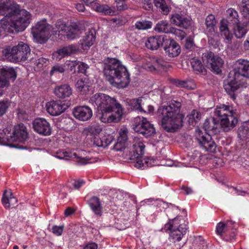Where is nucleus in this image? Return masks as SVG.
I'll return each instance as SVG.
<instances>
[{
	"label": "nucleus",
	"instance_id": "obj_1",
	"mask_svg": "<svg viewBox=\"0 0 249 249\" xmlns=\"http://www.w3.org/2000/svg\"><path fill=\"white\" fill-rule=\"evenodd\" d=\"M103 72L107 80L119 88L126 87L130 82L127 70L116 58L107 57L104 60Z\"/></svg>",
	"mask_w": 249,
	"mask_h": 249
},
{
	"label": "nucleus",
	"instance_id": "obj_2",
	"mask_svg": "<svg viewBox=\"0 0 249 249\" xmlns=\"http://www.w3.org/2000/svg\"><path fill=\"white\" fill-rule=\"evenodd\" d=\"M181 103L172 101L168 106L160 107L158 113L161 115V127L168 132H174L182 126L184 115L180 113Z\"/></svg>",
	"mask_w": 249,
	"mask_h": 249
},
{
	"label": "nucleus",
	"instance_id": "obj_3",
	"mask_svg": "<svg viewBox=\"0 0 249 249\" xmlns=\"http://www.w3.org/2000/svg\"><path fill=\"white\" fill-rule=\"evenodd\" d=\"M0 15H11L14 33L24 31L30 23L29 13L20 10L19 5L13 0H0Z\"/></svg>",
	"mask_w": 249,
	"mask_h": 249
},
{
	"label": "nucleus",
	"instance_id": "obj_4",
	"mask_svg": "<svg viewBox=\"0 0 249 249\" xmlns=\"http://www.w3.org/2000/svg\"><path fill=\"white\" fill-rule=\"evenodd\" d=\"M98 116L101 122L105 123H118L123 115V108L114 98L109 96L102 105Z\"/></svg>",
	"mask_w": 249,
	"mask_h": 249
},
{
	"label": "nucleus",
	"instance_id": "obj_5",
	"mask_svg": "<svg viewBox=\"0 0 249 249\" xmlns=\"http://www.w3.org/2000/svg\"><path fill=\"white\" fill-rule=\"evenodd\" d=\"M30 51V49L27 44L20 42L12 48L4 49L2 51V54L5 59L11 62H19L26 60H31V59H29Z\"/></svg>",
	"mask_w": 249,
	"mask_h": 249
},
{
	"label": "nucleus",
	"instance_id": "obj_6",
	"mask_svg": "<svg viewBox=\"0 0 249 249\" xmlns=\"http://www.w3.org/2000/svg\"><path fill=\"white\" fill-rule=\"evenodd\" d=\"M52 26L46 20L39 21L33 27L32 33L36 41L39 43H45L51 36Z\"/></svg>",
	"mask_w": 249,
	"mask_h": 249
},
{
	"label": "nucleus",
	"instance_id": "obj_7",
	"mask_svg": "<svg viewBox=\"0 0 249 249\" xmlns=\"http://www.w3.org/2000/svg\"><path fill=\"white\" fill-rule=\"evenodd\" d=\"M242 86L240 79L235 76V73L231 71L224 80V89L228 95L233 100H235L240 88Z\"/></svg>",
	"mask_w": 249,
	"mask_h": 249
},
{
	"label": "nucleus",
	"instance_id": "obj_8",
	"mask_svg": "<svg viewBox=\"0 0 249 249\" xmlns=\"http://www.w3.org/2000/svg\"><path fill=\"white\" fill-rule=\"evenodd\" d=\"M133 129L136 132L141 134L145 137L151 136L156 133L153 124L144 117H138L135 118Z\"/></svg>",
	"mask_w": 249,
	"mask_h": 249
},
{
	"label": "nucleus",
	"instance_id": "obj_9",
	"mask_svg": "<svg viewBox=\"0 0 249 249\" xmlns=\"http://www.w3.org/2000/svg\"><path fill=\"white\" fill-rule=\"evenodd\" d=\"M203 62L208 68L216 74L221 72V68L224 64L223 59L217 55H215L212 52L204 53L202 54Z\"/></svg>",
	"mask_w": 249,
	"mask_h": 249
},
{
	"label": "nucleus",
	"instance_id": "obj_10",
	"mask_svg": "<svg viewBox=\"0 0 249 249\" xmlns=\"http://www.w3.org/2000/svg\"><path fill=\"white\" fill-rule=\"evenodd\" d=\"M17 77L16 72L13 68L3 67L0 69V89L7 88L10 86V79L15 80Z\"/></svg>",
	"mask_w": 249,
	"mask_h": 249
},
{
	"label": "nucleus",
	"instance_id": "obj_11",
	"mask_svg": "<svg viewBox=\"0 0 249 249\" xmlns=\"http://www.w3.org/2000/svg\"><path fill=\"white\" fill-rule=\"evenodd\" d=\"M5 134H3L4 136ZM28 138V133L26 127L23 124H19L16 125L13 133V136H10L9 137H4L3 139H6L10 142H23Z\"/></svg>",
	"mask_w": 249,
	"mask_h": 249
},
{
	"label": "nucleus",
	"instance_id": "obj_12",
	"mask_svg": "<svg viewBox=\"0 0 249 249\" xmlns=\"http://www.w3.org/2000/svg\"><path fill=\"white\" fill-rule=\"evenodd\" d=\"M170 21L174 25L186 29L189 28L192 24L191 18L181 13H176L172 14Z\"/></svg>",
	"mask_w": 249,
	"mask_h": 249
},
{
	"label": "nucleus",
	"instance_id": "obj_13",
	"mask_svg": "<svg viewBox=\"0 0 249 249\" xmlns=\"http://www.w3.org/2000/svg\"><path fill=\"white\" fill-rule=\"evenodd\" d=\"M196 139L205 150L211 152H215L216 144L210 135H203L202 132L198 130Z\"/></svg>",
	"mask_w": 249,
	"mask_h": 249
},
{
	"label": "nucleus",
	"instance_id": "obj_14",
	"mask_svg": "<svg viewBox=\"0 0 249 249\" xmlns=\"http://www.w3.org/2000/svg\"><path fill=\"white\" fill-rule=\"evenodd\" d=\"M32 124L34 131L40 135L49 136L52 133L50 124L44 118H36L33 121Z\"/></svg>",
	"mask_w": 249,
	"mask_h": 249
},
{
	"label": "nucleus",
	"instance_id": "obj_15",
	"mask_svg": "<svg viewBox=\"0 0 249 249\" xmlns=\"http://www.w3.org/2000/svg\"><path fill=\"white\" fill-rule=\"evenodd\" d=\"M47 112L52 116H58L64 112L68 106L60 100L53 101L46 104Z\"/></svg>",
	"mask_w": 249,
	"mask_h": 249
},
{
	"label": "nucleus",
	"instance_id": "obj_16",
	"mask_svg": "<svg viewBox=\"0 0 249 249\" xmlns=\"http://www.w3.org/2000/svg\"><path fill=\"white\" fill-rule=\"evenodd\" d=\"M72 114L74 117L81 121H87L92 116V111L88 106H78L73 109Z\"/></svg>",
	"mask_w": 249,
	"mask_h": 249
},
{
	"label": "nucleus",
	"instance_id": "obj_17",
	"mask_svg": "<svg viewBox=\"0 0 249 249\" xmlns=\"http://www.w3.org/2000/svg\"><path fill=\"white\" fill-rule=\"evenodd\" d=\"M236 68L231 71L235 73L238 78L243 76L249 78V61L246 60H238L236 62Z\"/></svg>",
	"mask_w": 249,
	"mask_h": 249
},
{
	"label": "nucleus",
	"instance_id": "obj_18",
	"mask_svg": "<svg viewBox=\"0 0 249 249\" xmlns=\"http://www.w3.org/2000/svg\"><path fill=\"white\" fill-rule=\"evenodd\" d=\"M164 43L163 49L168 56L174 57L180 53V47L174 40L166 39Z\"/></svg>",
	"mask_w": 249,
	"mask_h": 249
},
{
	"label": "nucleus",
	"instance_id": "obj_19",
	"mask_svg": "<svg viewBox=\"0 0 249 249\" xmlns=\"http://www.w3.org/2000/svg\"><path fill=\"white\" fill-rule=\"evenodd\" d=\"M82 26L76 23L73 22L68 25L65 31L64 36L68 39L72 40L80 36L83 32Z\"/></svg>",
	"mask_w": 249,
	"mask_h": 249
},
{
	"label": "nucleus",
	"instance_id": "obj_20",
	"mask_svg": "<svg viewBox=\"0 0 249 249\" xmlns=\"http://www.w3.org/2000/svg\"><path fill=\"white\" fill-rule=\"evenodd\" d=\"M238 122L237 118L234 115L233 112L226 118L220 119V125L224 131L227 132L234 127Z\"/></svg>",
	"mask_w": 249,
	"mask_h": 249
},
{
	"label": "nucleus",
	"instance_id": "obj_21",
	"mask_svg": "<svg viewBox=\"0 0 249 249\" xmlns=\"http://www.w3.org/2000/svg\"><path fill=\"white\" fill-rule=\"evenodd\" d=\"M88 204L95 215L101 216L103 213V207L100 199L93 196L88 201Z\"/></svg>",
	"mask_w": 249,
	"mask_h": 249
},
{
	"label": "nucleus",
	"instance_id": "obj_22",
	"mask_svg": "<svg viewBox=\"0 0 249 249\" xmlns=\"http://www.w3.org/2000/svg\"><path fill=\"white\" fill-rule=\"evenodd\" d=\"M132 147L133 154L131 159L139 158L144 154L145 145L139 139H134Z\"/></svg>",
	"mask_w": 249,
	"mask_h": 249
},
{
	"label": "nucleus",
	"instance_id": "obj_23",
	"mask_svg": "<svg viewBox=\"0 0 249 249\" xmlns=\"http://www.w3.org/2000/svg\"><path fill=\"white\" fill-rule=\"evenodd\" d=\"M54 93L58 98H65L71 95L72 89L69 85H61L55 87Z\"/></svg>",
	"mask_w": 249,
	"mask_h": 249
},
{
	"label": "nucleus",
	"instance_id": "obj_24",
	"mask_svg": "<svg viewBox=\"0 0 249 249\" xmlns=\"http://www.w3.org/2000/svg\"><path fill=\"white\" fill-rule=\"evenodd\" d=\"M164 38L161 36H153L149 37L145 42L146 47L150 50H157L163 44Z\"/></svg>",
	"mask_w": 249,
	"mask_h": 249
},
{
	"label": "nucleus",
	"instance_id": "obj_25",
	"mask_svg": "<svg viewBox=\"0 0 249 249\" xmlns=\"http://www.w3.org/2000/svg\"><path fill=\"white\" fill-rule=\"evenodd\" d=\"M186 224H180L178 229H173L171 231L170 237L174 241H179L187 230Z\"/></svg>",
	"mask_w": 249,
	"mask_h": 249
},
{
	"label": "nucleus",
	"instance_id": "obj_26",
	"mask_svg": "<svg viewBox=\"0 0 249 249\" xmlns=\"http://www.w3.org/2000/svg\"><path fill=\"white\" fill-rule=\"evenodd\" d=\"M68 25L62 20H57L55 24V27H52V34L53 35H58V37L61 40L64 37L65 31H66Z\"/></svg>",
	"mask_w": 249,
	"mask_h": 249
},
{
	"label": "nucleus",
	"instance_id": "obj_27",
	"mask_svg": "<svg viewBox=\"0 0 249 249\" xmlns=\"http://www.w3.org/2000/svg\"><path fill=\"white\" fill-rule=\"evenodd\" d=\"M232 112V107L222 105L216 107L214 111V115L219 118L218 121H220V119L226 118Z\"/></svg>",
	"mask_w": 249,
	"mask_h": 249
},
{
	"label": "nucleus",
	"instance_id": "obj_28",
	"mask_svg": "<svg viewBox=\"0 0 249 249\" xmlns=\"http://www.w3.org/2000/svg\"><path fill=\"white\" fill-rule=\"evenodd\" d=\"M108 96L103 93H97L90 97L89 102L93 105H96L98 110H100L102 105Z\"/></svg>",
	"mask_w": 249,
	"mask_h": 249
},
{
	"label": "nucleus",
	"instance_id": "obj_29",
	"mask_svg": "<svg viewBox=\"0 0 249 249\" xmlns=\"http://www.w3.org/2000/svg\"><path fill=\"white\" fill-rule=\"evenodd\" d=\"M95 36L94 35V32L90 31L86 33L85 36L83 39L80 40V44L81 48L83 49H86L91 46L94 42Z\"/></svg>",
	"mask_w": 249,
	"mask_h": 249
},
{
	"label": "nucleus",
	"instance_id": "obj_30",
	"mask_svg": "<svg viewBox=\"0 0 249 249\" xmlns=\"http://www.w3.org/2000/svg\"><path fill=\"white\" fill-rule=\"evenodd\" d=\"M127 130H121L119 132V136L117 139V142L115 144V148L117 151H122L125 148L127 142Z\"/></svg>",
	"mask_w": 249,
	"mask_h": 249
},
{
	"label": "nucleus",
	"instance_id": "obj_31",
	"mask_svg": "<svg viewBox=\"0 0 249 249\" xmlns=\"http://www.w3.org/2000/svg\"><path fill=\"white\" fill-rule=\"evenodd\" d=\"M216 20L215 17L212 14L209 15L205 19L206 31L211 35L215 33Z\"/></svg>",
	"mask_w": 249,
	"mask_h": 249
},
{
	"label": "nucleus",
	"instance_id": "obj_32",
	"mask_svg": "<svg viewBox=\"0 0 249 249\" xmlns=\"http://www.w3.org/2000/svg\"><path fill=\"white\" fill-rule=\"evenodd\" d=\"M7 191L5 190L3 194V196L1 199L2 203L6 209H9L10 207H14L18 201L16 197L12 196V193H10L9 196L7 195Z\"/></svg>",
	"mask_w": 249,
	"mask_h": 249
},
{
	"label": "nucleus",
	"instance_id": "obj_33",
	"mask_svg": "<svg viewBox=\"0 0 249 249\" xmlns=\"http://www.w3.org/2000/svg\"><path fill=\"white\" fill-rule=\"evenodd\" d=\"M243 22V26H241L240 23L234 24V34L237 38H240L243 37L247 33L246 26L249 23L248 18H246Z\"/></svg>",
	"mask_w": 249,
	"mask_h": 249
},
{
	"label": "nucleus",
	"instance_id": "obj_34",
	"mask_svg": "<svg viewBox=\"0 0 249 249\" xmlns=\"http://www.w3.org/2000/svg\"><path fill=\"white\" fill-rule=\"evenodd\" d=\"M238 137L240 140L245 141L249 139V122H244L238 129Z\"/></svg>",
	"mask_w": 249,
	"mask_h": 249
},
{
	"label": "nucleus",
	"instance_id": "obj_35",
	"mask_svg": "<svg viewBox=\"0 0 249 249\" xmlns=\"http://www.w3.org/2000/svg\"><path fill=\"white\" fill-rule=\"evenodd\" d=\"M89 82L87 78H82L78 80L75 84V88L81 94H85L89 90Z\"/></svg>",
	"mask_w": 249,
	"mask_h": 249
},
{
	"label": "nucleus",
	"instance_id": "obj_36",
	"mask_svg": "<svg viewBox=\"0 0 249 249\" xmlns=\"http://www.w3.org/2000/svg\"><path fill=\"white\" fill-rule=\"evenodd\" d=\"M218 124L216 123V119L213 117L209 119H206L203 124V128L206 131L212 133H217Z\"/></svg>",
	"mask_w": 249,
	"mask_h": 249
},
{
	"label": "nucleus",
	"instance_id": "obj_37",
	"mask_svg": "<svg viewBox=\"0 0 249 249\" xmlns=\"http://www.w3.org/2000/svg\"><path fill=\"white\" fill-rule=\"evenodd\" d=\"M220 24L219 29L221 36H223L228 41H231L232 35L229 29L227 21L225 19H222L221 20Z\"/></svg>",
	"mask_w": 249,
	"mask_h": 249
},
{
	"label": "nucleus",
	"instance_id": "obj_38",
	"mask_svg": "<svg viewBox=\"0 0 249 249\" xmlns=\"http://www.w3.org/2000/svg\"><path fill=\"white\" fill-rule=\"evenodd\" d=\"M192 67L196 73L205 75L207 74L206 69L202 65L201 62L197 58H193L191 61Z\"/></svg>",
	"mask_w": 249,
	"mask_h": 249
},
{
	"label": "nucleus",
	"instance_id": "obj_39",
	"mask_svg": "<svg viewBox=\"0 0 249 249\" xmlns=\"http://www.w3.org/2000/svg\"><path fill=\"white\" fill-rule=\"evenodd\" d=\"M226 16L228 22L233 25L239 23V15L237 12L233 8H229L226 11Z\"/></svg>",
	"mask_w": 249,
	"mask_h": 249
},
{
	"label": "nucleus",
	"instance_id": "obj_40",
	"mask_svg": "<svg viewBox=\"0 0 249 249\" xmlns=\"http://www.w3.org/2000/svg\"><path fill=\"white\" fill-rule=\"evenodd\" d=\"M5 18L0 20V28L2 29L3 30L7 32L14 33V30L12 28L11 15H6Z\"/></svg>",
	"mask_w": 249,
	"mask_h": 249
},
{
	"label": "nucleus",
	"instance_id": "obj_41",
	"mask_svg": "<svg viewBox=\"0 0 249 249\" xmlns=\"http://www.w3.org/2000/svg\"><path fill=\"white\" fill-rule=\"evenodd\" d=\"M171 26L166 20H161L159 22L155 27V30L158 33L170 34Z\"/></svg>",
	"mask_w": 249,
	"mask_h": 249
},
{
	"label": "nucleus",
	"instance_id": "obj_42",
	"mask_svg": "<svg viewBox=\"0 0 249 249\" xmlns=\"http://www.w3.org/2000/svg\"><path fill=\"white\" fill-rule=\"evenodd\" d=\"M142 97L129 100L128 102V105L130 107V108L133 110H137L141 112H145L141 106Z\"/></svg>",
	"mask_w": 249,
	"mask_h": 249
},
{
	"label": "nucleus",
	"instance_id": "obj_43",
	"mask_svg": "<svg viewBox=\"0 0 249 249\" xmlns=\"http://www.w3.org/2000/svg\"><path fill=\"white\" fill-rule=\"evenodd\" d=\"M76 51V47L74 45H71L60 49L57 51L56 53L61 57H65L74 53Z\"/></svg>",
	"mask_w": 249,
	"mask_h": 249
},
{
	"label": "nucleus",
	"instance_id": "obj_44",
	"mask_svg": "<svg viewBox=\"0 0 249 249\" xmlns=\"http://www.w3.org/2000/svg\"><path fill=\"white\" fill-rule=\"evenodd\" d=\"M94 8L99 12L103 13L105 15H113L115 13L114 10L107 5H100L98 3H94Z\"/></svg>",
	"mask_w": 249,
	"mask_h": 249
},
{
	"label": "nucleus",
	"instance_id": "obj_45",
	"mask_svg": "<svg viewBox=\"0 0 249 249\" xmlns=\"http://www.w3.org/2000/svg\"><path fill=\"white\" fill-rule=\"evenodd\" d=\"M154 4L163 14H168L169 12V8L166 4L165 0H154Z\"/></svg>",
	"mask_w": 249,
	"mask_h": 249
},
{
	"label": "nucleus",
	"instance_id": "obj_46",
	"mask_svg": "<svg viewBox=\"0 0 249 249\" xmlns=\"http://www.w3.org/2000/svg\"><path fill=\"white\" fill-rule=\"evenodd\" d=\"M102 129L99 124H94L89 125L85 129V130L91 135H97L102 131Z\"/></svg>",
	"mask_w": 249,
	"mask_h": 249
},
{
	"label": "nucleus",
	"instance_id": "obj_47",
	"mask_svg": "<svg viewBox=\"0 0 249 249\" xmlns=\"http://www.w3.org/2000/svg\"><path fill=\"white\" fill-rule=\"evenodd\" d=\"M79 61L76 60H67L64 64V67L65 70L72 71H74L73 74H75V67L78 65Z\"/></svg>",
	"mask_w": 249,
	"mask_h": 249
},
{
	"label": "nucleus",
	"instance_id": "obj_48",
	"mask_svg": "<svg viewBox=\"0 0 249 249\" xmlns=\"http://www.w3.org/2000/svg\"><path fill=\"white\" fill-rule=\"evenodd\" d=\"M152 23L150 21L142 20L137 21L135 27L138 30H147L151 28Z\"/></svg>",
	"mask_w": 249,
	"mask_h": 249
},
{
	"label": "nucleus",
	"instance_id": "obj_49",
	"mask_svg": "<svg viewBox=\"0 0 249 249\" xmlns=\"http://www.w3.org/2000/svg\"><path fill=\"white\" fill-rule=\"evenodd\" d=\"M240 10L243 16L247 18L249 15V0H242L240 4Z\"/></svg>",
	"mask_w": 249,
	"mask_h": 249
},
{
	"label": "nucleus",
	"instance_id": "obj_50",
	"mask_svg": "<svg viewBox=\"0 0 249 249\" xmlns=\"http://www.w3.org/2000/svg\"><path fill=\"white\" fill-rule=\"evenodd\" d=\"M173 83L177 86L180 88H185L186 89L191 88V82L188 81L180 80L179 79H174Z\"/></svg>",
	"mask_w": 249,
	"mask_h": 249
},
{
	"label": "nucleus",
	"instance_id": "obj_51",
	"mask_svg": "<svg viewBox=\"0 0 249 249\" xmlns=\"http://www.w3.org/2000/svg\"><path fill=\"white\" fill-rule=\"evenodd\" d=\"M170 33L174 34L176 36L179 37L180 39L184 38L186 35L185 33L182 30L176 28L172 26L171 27Z\"/></svg>",
	"mask_w": 249,
	"mask_h": 249
},
{
	"label": "nucleus",
	"instance_id": "obj_52",
	"mask_svg": "<svg viewBox=\"0 0 249 249\" xmlns=\"http://www.w3.org/2000/svg\"><path fill=\"white\" fill-rule=\"evenodd\" d=\"M136 159L137 160L134 166L137 168L143 169L151 165V164H149V161L147 160H145L144 163H143L142 160H139L138 158Z\"/></svg>",
	"mask_w": 249,
	"mask_h": 249
},
{
	"label": "nucleus",
	"instance_id": "obj_53",
	"mask_svg": "<svg viewBox=\"0 0 249 249\" xmlns=\"http://www.w3.org/2000/svg\"><path fill=\"white\" fill-rule=\"evenodd\" d=\"M178 217H175L174 219L172 220L173 223L167 224L165 225V228H167V230H171L173 229H178V228L179 225L180 224L178 222ZM183 224H185L183 223Z\"/></svg>",
	"mask_w": 249,
	"mask_h": 249
},
{
	"label": "nucleus",
	"instance_id": "obj_54",
	"mask_svg": "<svg viewBox=\"0 0 249 249\" xmlns=\"http://www.w3.org/2000/svg\"><path fill=\"white\" fill-rule=\"evenodd\" d=\"M228 226V223L225 224L223 222L219 223L216 226L217 233L221 236L226 231V228Z\"/></svg>",
	"mask_w": 249,
	"mask_h": 249
},
{
	"label": "nucleus",
	"instance_id": "obj_55",
	"mask_svg": "<svg viewBox=\"0 0 249 249\" xmlns=\"http://www.w3.org/2000/svg\"><path fill=\"white\" fill-rule=\"evenodd\" d=\"M9 107L7 101H0V117L4 115Z\"/></svg>",
	"mask_w": 249,
	"mask_h": 249
},
{
	"label": "nucleus",
	"instance_id": "obj_56",
	"mask_svg": "<svg viewBox=\"0 0 249 249\" xmlns=\"http://www.w3.org/2000/svg\"><path fill=\"white\" fill-rule=\"evenodd\" d=\"M116 7L118 10L123 11L127 9L128 7L126 3L122 0H116Z\"/></svg>",
	"mask_w": 249,
	"mask_h": 249
},
{
	"label": "nucleus",
	"instance_id": "obj_57",
	"mask_svg": "<svg viewBox=\"0 0 249 249\" xmlns=\"http://www.w3.org/2000/svg\"><path fill=\"white\" fill-rule=\"evenodd\" d=\"M65 68L63 66H59V65H55L54 66L52 70L50 71V74L53 75L54 72L58 73H63L65 71Z\"/></svg>",
	"mask_w": 249,
	"mask_h": 249
},
{
	"label": "nucleus",
	"instance_id": "obj_58",
	"mask_svg": "<svg viewBox=\"0 0 249 249\" xmlns=\"http://www.w3.org/2000/svg\"><path fill=\"white\" fill-rule=\"evenodd\" d=\"M88 68L89 67L86 64L79 61L78 65H77L78 72L86 74V71Z\"/></svg>",
	"mask_w": 249,
	"mask_h": 249
},
{
	"label": "nucleus",
	"instance_id": "obj_59",
	"mask_svg": "<svg viewBox=\"0 0 249 249\" xmlns=\"http://www.w3.org/2000/svg\"><path fill=\"white\" fill-rule=\"evenodd\" d=\"M94 143L98 147H104L107 146V143L103 142V139L102 138H99L97 137H95L93 139Z\"/></svg>",
	"mask_w": 249,
	"mask_h": 249
},
{
	"label": "nucleus",
	"instance_id": "obj_60",
	"mask_svg": "<svg viewBox=\"0 0 249 249\" xmlns=\"http://www.w3.org/2000/svg\"><path fill=\"white\" fill-rule=\"evenodd\" d=\"M64 229V226H53L52 228V232L56 235L62 234Z\"/></svg>",
	"mask_w": 249,
	"mask_h": 249
},
{
	"label": "nucleus",
	"instance_id": "obj_61",
	"mask_svg": "<svg viewBox=\"0 0 249 249\" xmlns=\"http://www.w3.org/2000/svg\"><path fill=\"white\" fill-rule=\"evenodd\" d=\"M47 61L48 60L46 58L41 57L36 60L35 63L38 68H41L44 64H46Z\"/></svg>",
	"mask_w": 249,
	"mask_h": 249
},
{
	"label": "nucleus",
	"instance_id": "obj_62",
	"mask_svg": "<svg viewBox=\"0 0 249 249\" xmlns=\"http://www.w3.org/2000/svg\"><path fill=\"white\" fill-rule=\"evenodd\" d=\"M194 43L191 38L186 39L185 47L187 49L191 50L194 49Z\"/></svg>",
	"mask_w": 249,
	"mask_h": 249
},
{
	"label": "nucleus",
	"instance_id": "obj_63",
	"mask_svg": "<svg viewBox=\"0 0 249 249\" xmlns=\"http://www.w3.org/2000/svg\"><path fill=\"white\" fill-rule=\"evenodd\" d=\"M184 244H181L179 243H176L175 241L170 244L168 246L167 249H180L181 247L183 246Z\"/></svg>",
	"mask_w": 249,
	"mask_h": 249
},
{
	"label": "nucleus",
	"instance_id": "obj_64",
	"mask_svg": "<svg viewBox=\"0 0 249 249\" xmlns=\"http://www.w3.org/2000/svg\"><path fill=\"white\" fill-rule=\"evenodd\" d=\"M191 116H193L196 121L197 122L200 119L201 115L200 112L193 110L191 113Z\"/></svg>",
	"mask_w": 249,
	"mask_h": 249
}]
</instances>
